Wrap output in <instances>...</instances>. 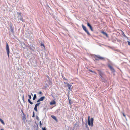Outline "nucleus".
<instances>
[{"instance_id":"6e6552de","label":"nucleus","mask_w":130,"mask_h":130,"mask_svg":"<svg viewBox=\"0 0 130 130\" xmlns=\"http://www.w3.org/2000/svg\"><path fill=\"white\" fill-rule=\"evenodd\" d=\"M45 98V96H42L37 101V102H38L40 101H43Z\"/></svg>"},{"instance_id":"a211bd4d","label":"nucleus","mask_w":130,"mask_h":130,"mask_svg":"<svg viewBox=\"0 0 130 130\" xmlns=\"http://www.w3.org/2000/svg\"><path fill=\"white\" fill-rule=\"evenodd\" d=\"M17 14H18V16L19 15L20 16H21V12H17Z\"/></svg>"},{"instance_id":"4be33fe9","label":"nucleus","mask_w":130,"mask_h":130,"mask_svg":"<svg viewBox=\"0 0 130 130\" xmlns=\"http://www.w3.org/2000/svg\"><path fill=\"white\" fill-rule=\"evenodd\" d=\"M40 45H41V46H43L44 48L45 47V46L44 45V44L43 43H41Z\"/></svg>"},{"instance_id":"cd10ccee","label":"nucleus","mask_w":130,"mask_h":130,"mask_svg":"<svg viewBox=\"0 0 130 130\" xmlns=\"http://www.w3.org/2000/svg\"><path fill=\"white\" fill-rule=\"evenodd\" d=\"M123 116L125 117H126V116H125V115L124 114V113H123Z\"/></svg>"},{"instance_id":"423d86ee","label":"nucleus","mask_w":130,"mask_h":130,"mask_svg":"<svg viewBox=\"0 0 130 130\" xmlns=\"http://www.w3.org/2000/svg\"><path fill=\"white\" fill-rule=\"evenodd\" d=\"M97 71H98L99 74L100 76L101 79H102L103 78V76L104 75V73L100 70H97Z\"/></svg>"},{"instance_id":"5701e85b","label":"nucleus","mask_w":130,"mask_h":130,"mask_svg":"<svg viewBox=\"0 0 130 130\" xmlns=\"http://www.w3.org/2000/svg\"><path fill=\"white\" fill-rule=\"evenodd\" d=\"M28 96L29 97V99H31V96L30 95H28Z\"/></svg>"},{"instance_id":"f704fd0d","label":"nucleus","mask_w":130,"mask_h":130,"mask_svg":"<svg viewBox=\"0 0 130 130\" xmlns=\"http://www.w3.org/2000/svg\"><path fill=\"white\" fill-rule=\"evenodd\" d=\"M31 95H32V93L31 94Z\"/></svg>"},{"instance_id":"6ab92c4d","label":"nucleus","mask_w":130,"mask_h":130,"mask_svg":"<svg viewBox=\"0 0 130 130\" xmlns=\"http://www.w3.org/2000/svg\"><path fill=\"white\" fill-rule=\"evenodd\" d=\"M34 109L36 111H37V107L36 106H35V107L34 108Z\"/></svg>"},{"instance_id":"4468645a","label":"nucleus","mask_w":130,"mask_h":130,"mask_svg":"<svg viewBox=\"0 0 130 130\" xmlns=\"http://www.w3.org/2000/svg\"><path fill=\"white\" fill-rule=\"evenodd\" d=\"M0 121L3 125H4L5 124L3 121L2 119H1L0 118Z\"/></svg>"},{"instance_id":"72a5a7b5","label":"nucleus","mask_w":130,"mask_h":130,"mask_svg":"<svg viewBox=\"0 0 130 130\" xmlns=\"http://www.w3.org/2000/svg\"><path fill=\"white\" fill-rule=\"evenodd\" d=\"M24 96H23V99H24Z\"/></svg>"},{"instance_id":"473e14b6","label":"nucleus","mask_w":130,"mask_h":130,"mask_svg":"<svg viewBox=\"0 0 130 130\" xmlns=\"http://www.w3.org/2000/svg\"><path fill=\"white\" fill-rule=\"evenodd\" d=\"M1 130H4V129H1Z\"/></svg>"},{"instance_id":"0eeeda50","label":"nucleus","mask_w":130,"mask_h":130,"mask_svg":"<svg viewBox=\"0 0 130 130\" xmlns=\"http://www.w3.org/2000/svg\"><path fill=\"white\" fill-rule=\"evenodd\" d=\"M108 66L112 72H115V69L111 65H109Z\"/></svg>"},{"instance_id":"c756f323","label":"nucleus","mask_w":130,"mask_h":130,"mask_svg":"<svg viewBox=\"0 0 130 130\" xmlns=\"http://www.w3.org/2000/svg\"><path fill=\"white\" fill-rule=\"evenodd\" d=\"M39 123H40V125L41 126L42 125V123H41V121H40Z\"/></svg>"},{"instance_id":"412c9836","label":"nucleus","mask_w":130,"mask_h":130,"mask_svg":"<svg viewBox=\"0 0 130 130\" xmlns=\"http://www.w3.org/2000/svg\"><path fill=\"white\" fill-rule=\"evenodd\" d=\"M122 35L124 37L126 36L124 34V32L123 31H122Z\"/></svg>"},{"instance_id":"dca6fc26","label":"nucleus","mask_w":130,"mask_h":130,"mask_svg":"<svg viewBox=\"0 0 130 130\" xmlns=\"http://www.w3.org/2000/svg\"><path fill=\"white\" fill-rule=\"evenodd\" d=\"M36 94H35L34 95V96L33 98V100H35V99H36Z\"/></svg>"},{"instance_id":"bb28decb","label":"nucleus","mask_w":130,"mask_h":130,"mask_svg":"<svg viewBox=\"0 0 130 130\" xmlns=\"http://www.w3.org/2000/svg\"><path fill=\"white\" fill-rule=\"evenodd\" d=\"M68 99H69V103L70 104H71V100L69 99V98H68Z\"/></svg>"},{"instance_id":"2f4dec72","label":"nucleus","mask_w":130,"mask_h":130,"mask_svg":"<svg viewBox=\"0 0 130 130\" xmlns=\"http://www.w3.org/2000/svg\"><path fill=\"white\" fill-rule=\"evenodd\" d=\"M37 119H38V120H39V119H38V118H37Z\"/></svg>"},{"instance_id":"f8f14e48","label":"nucleus","mask_w":130,"mask_h":130,"mask_svg":"<svg viewBox=\"0 0 130 130\" xmlns=\"http://www.w3.org/2000/svg\"><path fill=\"white\" fill-rule=\"evenodd\" d=\"M56 104V102L55 101L53 100L50 102V104L51 105L55 104Z\"/></svg>"},{"instance_id":"20e7f679","label":"nucleus","mask_w":130,"mask_h":130,"mask_svg":"<svg viewBox=\"0 0 130 130\" xmlns=\"http://www.w3.org/2000/svg\"><path fill=\"white\" fill-rule=\"evenodd\" d=\"M82 27L83 28V29L86 32L87 34L88 35H90V33L87 30L85 26L83 24L82 25Z\"/></svg>"},{"instance_id":"a878e982","label":"nucleus","mask_w":130,"mask_h":130,"mask_svg":"<svg viewBox=\"0 0 130 130\" xmlns=\"http://www.w3.org/2000/svg\"><path fill=\"white\" fill-rule=\"evenodd\" d=\"M90 72H93V73H95V74H96V73L95 72H93L92 70H90Z\"/></svg>"},{"instance_id":"c85d7f7f","label":"nucleus","mask_w":130,"mask_h":130,"mask_svg":"<svg viewBox=\"0 0 130 130\" xmlns=\"http://www.w3.org/2000/svg\"><path fill=\"white\" fill-rule=\"evenodd\" d=\"M127 42L128 43V44L130 46V42L128 41Z\"/></svg>"},{"instance_id":"2eb2a0df","label":"nucleus","mask_w":130,"mask_h":130,"mask_svg":"<svg viewBox=\"0 0 130 130\" xmlns=\"http://www.w3.org/2000/svg\"><path fill=\"white\" fill-rule=\"evenodd\" d=\"M28 102L30 103L31 104V105H32L33 104V103L31 102V101H30V99H28Z\"/></svg>"},{"instance_id":"1a4fd4ad","label":"nucleus","mask_w":130,"mask_h":130,"mask_svg":"<svg viewBox=\"0 0 130 130\" xmlns=\"http://www.w3.org/2000/svg\"><path fill=\"white\" fill-rule=\"evenodd\" d=\"M101 33L103 34V35L105 36L107 38L108 37V36L107 33L104 32L103 30L101 32Z\"/></svg>"},{"instance_id":"393cba45","label":"nucleus","mask_w":130,"mask_h":130,"mask_svg":"<svg viewBox=\"0 0 130 130\" xmlns=\"http://www.w3.org/2000/svg\"><path fill=\"white\" fill-rule=\"evenodd\" d=\"M42 130H46L45 127H44V128L42 127Z\"/></svg>"},{"instance_id":"7ed1b4c3","label":"nucleus","mask_w":130,"mask_h":130,"mask_svg":"<svg viewBox=\"0 0 130 130\" xmlns=\"http://www.w3.org/2000/svg\"><path fill=\"white\" fill-rule=\"evenodd\" d=\"M6 49L7 52V53L8 57H9L10 51L9 49V46L7 42L6 43Z\"/></svg>"},{"instance_id":"b1692460","label":"nucleus","mask_w":130,"mask_h":130,"mask_svg":"<svg viewBox=\"0 0 130 130\" xmlns=\"http://www.w3.org/2000/svg\"><path fill=\"white\" fill-rule=\"evenodd\" d=\"M32 117H35V112L34 111L33 112V115L32 116Z\"/></svg>"},{"instance_id":"f3484780","label":"nucleus","mask_w":130,"mask_h":130,"mask_svg":"<svg viewBox=\"0 0 130 130\" xmlns=\"http://www.w3.org/2000/svg\"><path fill=\"white\" fill-rule=\"evenodd\" d=\"M20 19V20L22 21V22H24V20L23 19V18L22 17V16H21V17L20 18V19H19V20Z\"/></svg>"},{"instance_id":"aec40b11","label":"nucleus","mask_w":130,"mask_h":130,"mask_svg":"<svg viewBox=\"0 0 130 130\" xmlns=\"http://www.w3.org/2000/svg\"><path fill=\"white\" fill-rule=\"evenodd\" d=\"M40 104V103H38L36 104L35 105V106L37 107V106H38Z\"/></svg>"},{"instance_id":"39448f33","label":"nucleus","mask_w":130,"mask_h":130,"mask_svg":"<svg viewBox=\"0 0 130 130\" xmlns=\"http://www.w3.org/2000/svg\"><path fill=\"white\" fill-rule=\"evenodd\" d=\"M82 27L83 28V29L86 32L87 34L88 35H90V33L87 30L85 26L83 24L82 25Z\"/></svg>"},{"instance_id":"9b49d317","label":"nucleus","mask_w":130,"mask_h":130,"mask_svg":"<svg viewBox=\"0 0 130 130\" xmlns=\"http://www.w3.org/2000/svg\"><path fill=\"white\" fill-rule=\"evenodd\" d=\"M67 86L68 87L69 89V90H71V88L72 86V85H70L68 83H67Z\"/></svg>"},{"instance_id":"f03ea898","label":"nucleus","mask_w":130,"mask_h":130,"mask_svg":"<svg viewBox=\"0 0 130 130\" xmlns=\"http://www.w3.org/2000/svg\"><path fill=\"white\" fill-rule=\"evenodd\" d=\"M94 58L96 60H104V58L100 56L95 55Z\"/></svg>"},{"instance_id":"7c9ffc66","label":"nucleus","mask_w":130,"mask_h":130,"mask_svg":"<svg viewBox=\"0 0 130 130\" xmlns=\"http://www.w3.org/2000/svg\"><path fill=\"white\" fill-rule=\"evenodd\" d=\"M39 94H41L42 93V92L41 91H40L39 93Z\"/></svg>"},{"instance_id":"ddd939ff","label":"nucleus","mask_w":130,"mask_h":130,"mask_svg":"<svg viewBox=\"0 0 130 130\" xmlns=\"http://www.w3.org/2000/svg\"><path fill=\"white\" fill-rule=\"evenodd\" d=\"M51 117L52 118H53V119H54L56 121H57V119L55 116H53V115H52L51 116Z\"/></svg>"},{"instance_id":"9d476101","label":"nucleus","mask_w":130,"mask_h":130,"mask_svg":"<svg viewBox=\"0 0 130 130\" xmlns=\"http://www.w3.org/2000/svg\"><path fill=\"white\" fill-rule=\"evenodd\" d=\"M87 26L89 27L90 30L92 31L93 30L92 28V27L90 25V23H87Z\"/></svg>"},{"instance_id":"f257e3e1","label":"nucleus","mask_w":130,"mask_h":130,"mask_svg":"<svg viewBox=\"0 0 130 130\" xmlns=\"http://www.w3.org/2000/svg\"><path fill=\"white\" fill-rule=\"evenodd\" d=\"M89 119L90 116H89L88 117V124L89 126H92L93 125V119L92 118H91L90 119L91 122H90Z\"/></svg>"}]
</instances>
